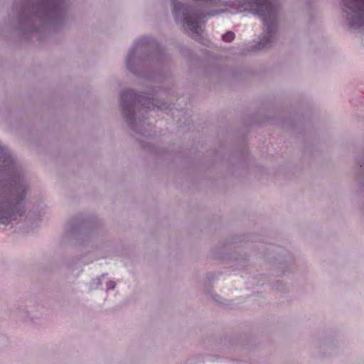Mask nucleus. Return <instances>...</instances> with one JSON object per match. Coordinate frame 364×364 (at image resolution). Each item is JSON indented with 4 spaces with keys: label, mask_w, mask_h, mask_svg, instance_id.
<instances>
[{
    "label": "nucleus",
    "mask_w": 364,
    "mask_h": 364,
    "mask_svg": "<svg viewBox=\"0 0 364 364\" xmlns=\"http://www.w3.org/2000/svg\"><path fill=\"white\" fill-rule=\"evenodd\" d=\"M279 6L277 0H240L238 12L247 11L262 18L264 30L248 48V52H257L269 48L275 38L278 29L277 17Z\"/></svg>",
    "instance_id": "4"
},
{
    "label": "nucleus",
    "mask_w": 364,
    "mask_h": 364,
    "mask_svg": "<svg viewBox=\"0 0 364 364\" xmlns=\"http://www.w3.org/2000/svg\"><path fill=\"white\" fill-rule=\"evenodd\" d=\"M214 300L217 302L221 303V301L220 300V296L218 294H215L213 297Z\"/></svg>",
    "instance_id": "15"
},
{
    "label": "nucleus",
    "mask_w": 364,
    "mask_h": 364,
    "mask_svg": "<svg viewBox=\"0 0 364 364\" xmlns=\"http://www.w3.org/2000/svg\"><path fill=\"white\" fill-rule=\"evenodd\" d=\"M31 191L25 171L9 151L0 146V224L22 218Z\"/></svg>",
    "instance_id": "2"
},
{
    "label": "nucleus",
    "mask_w": 364,
    "mask_h": 364,
    "mask_svg": "<svg viewBox=\"0 0 364 364\" xmlns=\"http://www.w3.org/2000/svg\"><path fill=\"white\" fill-rule=\"evenodd\" d=\"M168 60L165 48L154 38H137L125 57L127 69L132 74L147 80H156Z\"/></svg>",
    "instance_id": "3"
},
{
    "label": "nucleus",
    "mask_w": 364,
    "mask_h": 364,
    "mask_svg": "<svg viewBox=\"0 0 364 364\" xmlns=\"http://www.w3.org/2000/svg\"><path fill=\"white\" fill-rule=\"evenodd\" d=\"M105 275H107V274H102L101 276L92 279L90 282V289L94 290L100 287L102 285V279Z\"/></svg>",
    "instance_id": "11"
},
{
    "label": "nucleus",
    "mask_w": 364,
    "mask_h": 364,
    "mask_svg": "<svg viewBox=\"0 0 364 364\" xmlns=\"http://www.w3.org/2000/svg\"><path fill=\"white\" fill-rule=\"evenodd\" d=\"M341 14L350 29L364 30V0H341Z\"/></svg>",
    "instance_id": "7"
},
{
    "label": "nucleus",
    "mask_w": 364,
    "mask_h": 364,
    "mask_svg": "<svg viewBox=\"0 0 364 364\" xmlns=\"http://www.w3.org/2000/svg\"><path fill=\"white\" fill-rule=\"evenodd\" d=\"M107 285V290H112L116 287V282L114 281L110 280L106 284Z\"/></svg>",
    "instance_id": "14"
},
{
    "label": "nucleus",
    "mask_w": 364,
    "mask_h": 364,
    "mask_svg": "<svg viewBox=\"0 0 364 364\" xmlns=\"http://www.w3.org/2000/svg\"><path fill=\"white\" fill-rule=\"evenodd\" d=\"M137 126H138V132L134 131L137 134L144 135V131H145L146 122L144 119H141L139 117H136ZM146 126H149V124H146Z\"/></svg>",
    "instance_id": "12"
},
{
    "label": "nucleus",
    "mask_w": 364,
    "mask_h": 364,
    "mask_svg": "<svg viewBox=\"0 0 364 364\" xmlns=\"http://www.w3.org/2000/svg\"><path fill=\"white\" fill-rule=\"evenodd\" d=\"M175 21L187 26L192 37L199 41L201 36L202 24L209 18L218 16L223 10L213 9L206 11L201 8H194L184 4L178 0H170Z\"/></svg>",
    "instance_id": "6"
},
{
    "label": "nucleus",
    "mask_w": 364,
    "mask_h": 364,
    "mask_svg": "<svg viewBox=\"0 0 364 364\" xmlns=\"http://www.w3.org/2000/svg\"><path fill=\"white\" fill-rule=\"evenodd\" d=\"M14 313L24 321H28L29 320L33 319V316L30 314V311L24 305H19L14 311Z\"/></svg>",
    "instance_id": "9"
},
{
    "label": "nucleus",
    "mask_w": 364,
    "mask_h": 364,
    "mask_svg": "<svg viewBox=\"0 0 364 364\" xmlns=\"http://www.w3.org/2000/svg\"><path fill=\"white\" fill-rule=\"evenodd\" d=\"M158 91L151 89V92L147 93V96L137 95L134 90L127 89L123 90L120 94V105L122 110L123 117L133 131L138 132L136 122L137 114L136 109L138 105L143 106L148 109L155 108L161 110L171 109V105L167 102H160L154 97Z\"/></svg>",
    "instance_id": "5"
},
{
    "label": "nucleus",
    "mask_w": 364,
    "mask_h": 364,
    "mask_svg": "<svg viewBox=\"0 0 364 364\" xmlns=\"http://www.w3.org/2000/svg\"><path fill=\"white\" fill-rule=\"evenodd\" d=\"M184 364H193V362L192 360H188Z\"/></svg>",
    "instance_id": "16"
},
{
    "label": "nucleus",
    "mask_w": 364,
    "mask_h": 364,
    "mask_svg": "<svg viewBox=\"0 0 364 364\" xmlns=\"http://www.w3.org/2000/svg\"><path fill=\"white\" fill-rule=\"evenodd\" d=\"M235 38V34L232 31H228L226 33L223 34L222 36V39L225 42L230 43L232 42Z\"/></svg>",
    "instance_id": "13"
},
{
    "label": "nucleus",
    "mask_w": 364,
    "mask_h": 364,
    "mask_svg": "<svg viewBox=\"0 0 364 364\" xmlns=\"http://www.w3.org/2000/svg\"><path fill=\"white\" fill-rule=\"evenodd\" d=\"M318 348L323 350H327L335 347L336 342L332 338H325L318 341L316 343Z\"/></svg>",
    "instance_id": "10"
},
{
    "label": "nucleus",
    "mask_w": 364,
    "mask_h": 364,
    "mask_svg": "<svg viewBox=\"0 0 364 364\" xmlns=\"http://www.w3.org/2000/svg\"><path fill=\"white\" fill-rule=\"evenodd\" d=\"M82 223L75 220L69 222L66 228L68 236L72 237L74 240L73 245L75 247H89L91 246V240L90 235L82 232Z\"/></svg>",
    "instance_id": "8"
},
{
    "label": "nucleus",
    "mask_w": 364,
    "mask_h": 364,
    "mask_svg": "<svg viewBox=\"0 0 364 364\" xmlns=\"http://www.w3.org/2000/svg\"><path fill=\"white\" fill-rule=\"evenodd\" d=\"M74 18V0H15L7 23L26 39L46 41Z\"/></svg>",
    "instance_id": "1"
}]
</instances>
